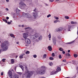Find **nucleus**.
I'll list each match as a JSON object with an SVG mask.
<instances>
[{"label":"nucleus","mask_w":78,"mask_h":78,"mask_svg":"<svg viewBox=\"0 0 78 78\" xmlns=\"http://www.w3.org/2000/svg\"><path fill=\"white\" fill-rule=\"evenodd\" d=\"M9 45V43L8 41H6L4 42L1 43V48H3L1 49V51H6L8 50V46Z\"/></svg>","instance_id":"1"},{"label":"nucleus","mask_w":78,"mask_h":78,"mask_svg":"<svg viewBox=\"0 0 78 78\" xmlns=\"http://www.w3.org/2000/svg\"><path fill=\"white\" fill-rule=\"evenodd\" d=\"M22 16L24 17H26L28 19V20L30 22H31L33 21V17L31 15V14H30L28 13H25L23 12L22 14Z\"/></svg>","instance_id":"2"},{"label":"nucleus","mask_w":78,"mask_h":78,"mask_svg":"<svg viewBox=\"0 0 78 78\" xmlns=\"http://www.w3.org/2000/svg\"><path fill=\"white\" fill-rule=\"evenodd\" d=\"M8 74L10 78H19V76L17 75L16 74H13L12 75V72L11 71V70H9L8 73Z\"/></svg>","instance_id":"3"},{"label":"nucleus","mask_w":78,"mask_h":78,"mask_svg":"<svg viewBox=\"0 0 78 78\" xmlns=\"http://www.w3.org/2000/svg\"><path fill=\"white\" fill-rule=\"evenodd\" d=\"M25 73L27 75V78H30L33 74L32 71H29L27 69H25Z\"/></svg>","instance_id":"4"},{"label":"nucleus","mask_w":78,"mask_h":78,"mask_svg":"<svg viewBox=\"0 0 78 78\" xmlns=\"http://www.w3.org/2000/svg\"><path fill=\"white\" fill-rule=\"evenodd\" d=\"M20 8L21 9H26L27 5L25 4L22 2H20Z\"/></svg>","instance_id":"5"},{"label":"nucleus","mask_w":78,"mask_h":78,"mask_svg":"<svg viewBox=\"0 0 78 78\" xmlns=\"http://www.w3.org/2000/svg\"><path fill=\"white\" fill-rule=\"evenodd\" d=\"M37 74L39 75H44L45 72V70L44 69H41L39 71L37 72Z\"/></svg>","instance_id":"6"},{"label":"nucleus","mask_w":78,"mask_h":78,"mask_svg":"<svg viewBox=\"0 0 78 78\" xmlns=\"http://www.w3.org/2000/svg\"><path fill=\"white\" fill-rule=\"evenodd\" d=\"M56 71L55 70H53L51 72V73L52 75H55V74H56L57 73L59 72H60L61 70V69H56Z\"/></svg>","instance_id":"7"},{"label":"nucleus","mask_w":78,"mask_h":78,"mask_svg":"<svg viewBox=\"0 0 78 78\" xmlns=\"http://www.w3.org/2000/svg\"><path fill=\"white\" fill-rule=\"evenodd\" d=\"M19 66L21 68V69H27V65L25 63H23L21 64V65L19 64Z\"/></svg>","instance_id":"8"},{"label":"nucleus","mask_w":78,"mask_h":78,"mask_svg":"<svg viewBox=\"0 0 78 78\" xmlns=\"http://www.w3.org/2000/svg\"><path fill=\"white\" fill-rule=\"evenodd\" d=\"M25 30H27V29H29L28 30H30V32L31 33H36V31L34 30H31L32 29V28L31 27H27L26 28H25Z\"/></svg>","instance_id":"9"},{"label":"nucleus","mask_w":78,"mask_h":78,"mask_svg":"<svg viewBox=\"0 0 78 78\" xmlns=\"http://www.w3.org/2000/svg\"><path fill=\"white\" fill-rule=\"evenodd\" d=\"M32 16L34 17V19H36L37 17V12H33Z\"/></svg>","instance_id":"10"},{"label":"nucleus","mask_w":78,"mask_h":78,"mask_svg":"<svg viewBox=\"0 0 78 78\" xmlns=\"http://www.w3.org/2000/svg\"><path fill=\"white\" fill-rule=\"evenodd\" d=\"M25 42L27 44H31V41L29 39H26L25 40Z\"/></svg>","instance_id":"11"},{"label":"nucleus","mask_w":78,"mask_h":78,"mask_svg":"<svg viewBox=\"0 0 78 78\" xmlns=\"http://www.w3.org/2000/svg\"><path fill=\"white\" fill-rule=\"evenodd\" d=\"M28 34L26 33H24L23 34V37L26 40V39H28L27 37H28Z\"/></svg>","instance_id":"12"},{"label":"nucleus","mask_w":78,"mask_h":78,"mask_svg":"<svg viewBox=\"0 0 78 78\" xmlns=\"http://www.w3.org/2000/svg\"><path fill=\"white\" fill-rule=\"evenodd\" d=\"M52 41L54 45H56V39L55 38H54L52 39Z\"/></svg>","instance_id":"13"},{"label":"nucleus","mask_w":78,"mask_h":78,"mask_svg":"<svg viewBox=\"0 0 78 78\" xmlns=\"http://www.w3.org/2000/svg\"><path fill=\"white\" fill-rule=\"evenodd\" d=\"M39 36V34H36L33 35V37H34L35 38H37Z\"/></svg>","instance_id":"14"},{"label":"nucleus","mask_w":78,"mask_h":78,"mask_svg":"<svg viewBox=\"0 0 78 78\" xmlns=\"http://www.w3.org/2000/svg\"><path fill=\"white\" fill-rule=\"evenodd\" d=\"M63 30V28L62 27H60L58 29H56L57 31H62Z\"/></svg>","instance_id":"15"},{"label":"nucleus","mask_w":78,"mask_h":78,"mask_svg":"<svg viewBox=\"0 0 78 78\" xmlns=\"http://www.w3.org/2000/svg\"><path fill=\"white\" fill-rule=\"evenodd\" d=\"M71 24H74V25H76L77 24V22L72 21L71 22Z\"/></svg>","instance_id":"16"},{"label":"nucleus","mask_w":78,"mask_h":78,"mask_svg":"<svg viewBox=\"0 0 78 78\" xmlns=\"http://www.w3.org/2000/svg\"><path fill=\"white\" fill-rule=\"evenodd\" d=\"M24 55H25V54H22L20 56V59H22Z\"/></svg>","instance_id":"17"},{"label":"nucleus","mask_w":78,"mask_h":78,"mask_svg":"<svg viewBox=\"0 0 78 78\" xmlns=\"http://www.w3.org/2000/svg\"><path fill=\"white\" fill-rule=\"evenodd\" d=\"M48 48L49 51H51L52 50V48H51V46H48Z\"/></svg>","instance_id":"18"},{"label":"nucleus","mask_w":78,"mask_h":78,"mask_svg":"<svg viewBox=\"0 0 78 78\" xmlns=\"http://www.w3.org/2000/svg\"><path fill=\"white\" fill-rule=\"evenodd\" d=\"M38 39L39 41L42 40V35H40L38 38Z\"/></svg>","instance_id":"19"},{"label":"nucleus","mask_w":78,"mask_h":78,"mask_svg":"<svg viewBox=\"0 0 78 78\" xmlns=\"http://www.w3.org/2000/svg\"><path fill=\"white\" fill-rule=\"evenodd\" d=\"M74 41H71V42H68V43H66V44H72V43H73V42H74Z\"/></svg>","instance_id":"20"},{"label":"nucleus","mask_w":78,"mask_h":78,"mask_svg":"<svg viewBox=\"0 0 78 78\" xmlns=\"http://www.w3.org/2000/svg\"><path fill=\"white\" fill-rule=\"evenodd\" d=\"M70 28H71V26H68V31H70Z\"/></svg>","instance_id":"21"},{"label":"nucleus","mask_w":78,"mask_h":78,"mask_svg":"<svg viewBox=\"0 0 78 78\" xmlns=\"http://www.w3.org/2000/svg\"><path fill=\"white\" fill-rule=\"evenodd\" d=\"M10 36L12 37H13V38H15V37L14 36V34H10Z\"/></svg>","instance_id":"22"},{"label":"nucleus","mask_w":78,"mask_h":78,"mask_svg":"<svg viewBox=\"0 0 78 78\" xmlns=\"http://www.w3.org/2000/svg\"><path fill=\"white\" fill-rule=\"evenodd\" d=\"M20 10H19V9H17L16 10V13H20Z\"/></svg>","instance_id":"23"},{"label":"nucleus","mask_w":78,"mask_h":78,"mask_svg":"<svg viewBox=\"0 0 78 78\" xmlns=\"http://www.w3.org/2000/svg\"><path fill=\"white\" fill-rule=\"evenodd\" d=\"M11 63L12 64H14V59H12L11 60Z\"/></svg>","instance_id":"24"},{"label":"nucleus","mask_w":78,"mask_h":78,"mask_svg":"<svg viewBox=\"0 0 78 78\" xmlns=\"http://www.w3.org/2000/svg\"><path fill=\"white\" fill-rule=\"evenodd\" d=\"M47 57V54H44L43 56V58H46Z\"/></svg>","instance_id":"25"},{"label":"nucleus","mask_w":78,"mask_h":78,"mask_svg":"<svg viewBox=\"0 0 78 78\" xmlns=\"http://www.w3.org/2000/svg\"><path fill=\"white\" fill-rule=\"evenodd\" d=\"M73 56H74V58H77V57L78 56V55L75 54H74Z\"/></svg>","instance_id":"26"},{"label":"nucleus","mask_w":78,"mask_h":78,"mask_svg":"<svg viewBox=\"0 0 78 78\" xmlns=\"http://www.w3.org/2000/svg\"><path fill=\"white\" fill-rule=\"evenodd\" d=\"M3 20L4 22H5V23H8V21L7 20L5 19H3Z\"/></svg>","instance_id":"27"},{"label":"nucleus","mask_w":78,"mask_h":78,"mask_svg":"<svg viewBox=\"0 0 78 78\" xmlns=\"http://www.w3.org/2000/svg\"><path fill=\"white\" fill-rule=\"evenodd\" d=\"M66 56H71V55L69 53H67L66 54Z\"/></svg>","instance_id":"28"},{"label":"nucleus","mask_w":78,"mask_h":78,"mask_svg":"<svg viewBox=\"0 0 78 78\" xmlns=\"http://www.w3.org/2000/svg\"><path fill=\"white\" fill-rule=\"evenodd\" d=\"M49 59H50V60H53L54 59V58H53L52 57H51L49 58Z\"/></svg>","instance_id":"29"},{"label":"nucleus","mask_w":78,"mask_h":78,"mask_svg":"<svg viewBox=\"0 0 78 78\" xmlns=\"http://www.w3.org/2000/svg\"><path fill=\"white\" fill-rule=\"evenodd\" d=\"M49 66H51L53 65V63H52V62H51L49 63Z\"/></svg>","instance_id":"30"},{"label":"nucleus","mask_w":78,"mask_h":78,"mask_svg":"<svg viewBox=\"0 0 78 78\" xmlns=\"http://www.w3.org/2000/svg\"><path fill=\"white\" fill-rule=\"evenodd\" d=\"M58 22H59V20H56L54 21V23H56Z\"/></svg>","instance_id":"31"},{"label":"nucleus","mask_w":78,"mask_h":78,"mask_svg":"<svg viewBox=\"0 0 78 78\" xmlns=\"http://www.w3.org/2000/svg\"><path fill=\"white\" fill-rule=\"evenodd\" d=\"M58 57L59 59H61L62 58V56H61V54L58 55Z\"/></svg>","instance_id":"32"},{"label":"nucleus","mask_w":78,"mask_h":78,"mask_svg":"<svg viewBox=\"0 0 78 78\" xmlns=\"http://www.w3.org/2000/svg\"><path fill=\"white\" fill-rule=\"evenodd\" d=\"M59 50L60 51H63V49H62V48H59Z\"/></svg>","instance_id":"33"},{"label":"nucleus","mask_w":78,"mask_h":78,"mask_svg":"<svg viewBox=\"0 0 78 78\" xmlns=\"http://www.w3.org/2000/svg\"><path fill=\"white\" fill-rule=\"evenodd\" d=\"M72 62H73V64H74V65H76V63L75 62V61H73Z\"/></svg>","instance_id":"34"},{"label":"nucleus","mask_w":78,"mask_h":78,"mask_svg":"<svg viewBox=\"0 0 78 78\" xmlns=\"http://www.w3.org/2000/svg\"><path fill=\"white\" fill-rule=\"evenodd\" d=\"M48 36L49 38H51V34L49 33Z\"/></svg>","instance_id":"35"},{"label":"nucleus","mask_w":78,"mask_h":78,"mask_svg":"<svg viewBox=\"0 0 78 78\" xmlns=\"http://www.w3.org/2000/svg\"><path fill=\"white\" fill-rule=\"evenodd\" d=\"M65 18L66 19H69V17L68 16H65Z\"/></svg>","instance_id":"36"},{"label":"nucleus","mask_w":78,"mask_h":78,"mask_svg":"<svg viewBox=\"0 0 78 78\" xmlns=\"http://www.w3.org/2000/svg\"><path fill=\"white\" fill-rule=\"evenodd\" d=\"M54 18L56 20H58L59 19V17H56V16H54Z\"/></svg>","instance_id":"37"},{"label":"nucleus","mask_w":78,"mask_h":78,"mask_svg":"<svg viewBox=\"0 0 78 78\" xmlns=\"http://www.w3.org/2000/svg\"><path fill=\"white\" fill-rule=\"evenodd\" d=\"M33 57L34 58H37V55H33Z\"/></svg>","instance_id":"38"},{"label":"nucleus","mask_w":78,"mask_h":78,"mask_svg":"<svg viewBox=\"0 0 78 78\" xmlns=\"http://www.w3.org/2000/svg\"><path fill=\"white\" fill-rule=\"evenodd\" d=\"M55 56V53H53L52 54V56L53 57H54V56Z\"/></svg>","instance_id":"39"},{"label":"nucleus","mask_w":78,"mask_h":78,"mask_svg":"<svg viewBox=\"0 0 78 78\" xmlns=\"http://www.w3.org/2000/svg\"><path fill=\"white\" fill-rule=\"evenodd\" d=\"M41 69H45V67L44 66H42L41 67Z\"/></svg>","instance_id":"40"},{"label":"nucleus","mask_w":78,"mask_h":78,"mask_svg":"<svg viewBox=\"0 0 78 78\" xmlns=\"http://www.w3.org/2000/svg\"><path fill=\"white\" fill-rule=\"evenodd\" d=\"M26 54H29L30 53V51H27V52H26Z\"/></svg>","instance_id":"41"},{"label":"nucleus","mask_w":78,"mask_h":78,"mask_svg":"<svg viewBox=\"0 0 78 78\" xmlns=\"http://www.w3.org/2000/svg\"><path fill=\"white\" fill-rule=\"evenodd\" d=\"M5 60H6V59L3 58L2 59V61H3V62H5Z\"/></svg>","instance_id":"42"},{"label":"nucleus","mask_w":78,"mask_h":78,"mask_svg":"<svg viewBox=\"0 0 78 78\" xmlns=\"http://www.w3.org/2000/svg\"><path fill=\"white\" fill-rule=\"evenodd\" d=\"M36 42H39V39H37L35 40Z\"/></svg>","instance_id":"43"},{"label":"nucleus","mask_w":78,"mask_h":78,"mask_svg":"<svg viewBox=\"0 0 78 78\" xmlns=\"http://www.w3.org/2000/svg\"><path fill=\"white\" fill-rule=\"evenodd\" d=\"M51 16V15L49 14L47 16V17L48 18L49 17H50Z\"/></svg>","instance_id":"44"},{"label":"nucleus","mask_w":78,"mask_h":78,"mask_svg":"<svg viewBox=\"0 0 78 78\" xmlns=\"http://www.w3.org/2000/svg\"><path fill=\"white\" fill-rule=\"evenodd\" d=\"M62 62H66V60L64 59L62 60Z\"/></svg>","instance_id":"45"},{"label":"nucleus","mask_w":78,"mask_h":78,"mask_svg":"<svg viewBox=\"0 0 78 78\" xmlns=\"http://www.w3.org/2000/svg\"><path fill=\"white\" fill-rule=\"evenodd\" d=\"M34 12H36L37 11V10H36V9L35 8V9L34 10Z\"/></svg>","instance_id":"46"},{"label":"nucleus","mask_w":78,"mask_h":78,"mask_svg":"<svg viewBox=\"0 0 78 78\" xmlns=\"http://www.w3.org/2000/svg\"><path fill=\"white\" fill-rule=\"evenodd\" d=\"M62 53L63 54H65V53H66V52H65V51H62Z\"/></svg>","instance_id":"47"},{"label":"nucleus","mask_w":78,"mask_h":78,"mask_svg":"<svg viewBox=\"0 0 78 78\" xmlns=\"http://www.w3.org/2000/svg\"><path fill=\"white\" fill-rule=\"evenodd\" d=\"M7 23L8 25H10V24L11 23V22H7Z\"/></svg>","instance_id":"48"},{"label":"nucleus","mask_w":78,"mask_h":78,"mask_svg":"<svg viewBox=\"0 0 78 78\" xmlns=\"http://www.w3.org/2000/svg\"><path fill=\"white\" fill-rule=\"evenodd\" d=\"M57 69H61V67L60 66H58Z\"/></svg>","instance_id":"49"},{"label":"nucleus","mask_w":78,"mask_h":78,"mask_svg":"<svg viewBox=\"0 0 78 78\" xmlns=\"http://www.w3.org/2000/svg\"><path fill=\"white\" fill-rule=\"evenodd\" d=\"M53 1H54V0H49V2H53Z\"/></svg>","instance_id":"50"},{"label":"nucleus","mask_w":78,"mask_h":78,"mask_svg":"<svg viewBox=\"0 0 78 78\" xmlns=\"http://www.w3.org/2000/svg\"><path fill=\"white\" fill-rule=\"evenodd\" d=\"M18 73L20 75H22V73Z\"/></svg>","instance_id":"51"},{"label":"nucleus","mask_w":78,"mask_h":78,"mask_svg":"<svg viewBox=\"0 0 78 78\" xmlns=\"http://www.w3.org/2000/svg\"><path fill=\"white\" fill-rule=\"evenodd\" d=\"M36 39V38H35V37H32L33 40H34V39Z\"/></svg>","instance_id":"52"},{"label":"nucleus","mask_w":78,"mask_h":78,"mask_svg":"<svg viewBox=\"0 0 78 78\" xmlns=\"http://www.w3.org/2000/svg\"><path fill=\"white\" fill-rule=\"evenodd\" d=\"M6 19L7 20H8V19H9V17L7 16V17H6Z\"/></svg>","instance_id":"53"},{"label":"nucleus","mask_w":78,"mask_h":78,"mask_svg":"<svg viewBox=\"0 0 78 78\" xmlns=\"http://www.w3.org/2000/svg\"><path fill=\"white\" fill-rule=\"evenodd\" d=\"M1 75H2H2H3V72H2L1 73Z\"/></svg>","instance_id":"54"},{"label":"nucleus","mask_w":78,"mask_h":78,"mask_svg":"<svg viewBox=\"0 0 78 78\" xmlns=\"http://www.w3.org/2000/svg\"><path fill=\"white\" fill-rule=\"evenodd\" d=\"M45 5L46 6H48V4H47V3H45Z\"/></svg>","instance_id":"55"},{"label":"nucleus","mask_w":78,"mask_h":78,"mask_svg":"<svg viewBox=\"0 0 78 78\" xmlns=\"http://www.w3.org/2000/svg\"><path fill=\"white\" fill-rule=\"evenodd\" d=\"M68 53H70V50H68Z\"/></svg>","instance_id":"56"},{"label":"nucleus","mask_w":78,"mask_h":78,"mask_svg":"<svg viewBox=\"0 0 78 78\" xmlns=\"http://www.w3.org/2000/svg\"><path fill=\"white\" fill-rule=\"evenodd\" d=\"M6 10H7V11H8L9 10V9H8L7 8H6L5 9Z\"/></svg>","instance_id":"57"},{"label":"nucleus","mask_w":78,"mask_h":78,"mask_svg":"<svg viewBox=\"0 0 78 78\" xmlns=\"http://www.w3.org/2000/svg\"><path fill=\"white\" fill-rule=\"evenodd\" d=\"M77 29H78V30H77V34L78 36V27H77Z\"/></svg>","instance_id":"58"},{"label":"nucleus","mask_w":78,"mask_h":78,"mask_svg":"<svg viewBox=\"0 0 78 78\" xmlns=\"http://www.w3.org/2000/svg\"><path fill=\"white\" fill-rule=\"evenodd\" d=\"M6 2H9V0H6Z\"/></svg>","instance_id":"59"},{"label":"nucleus","mask_w":78,"mask_h":78,"mask_svg":"<svg viewBox=\"0 0 78 78\" xmlns=\"http://www.w3.org/2000/svg\"><path fill=\"white\" fill-rule=\"evenodd\" d=\"M2 51L1 50V49L0 50V53H1V51Z\"/></svg>","instance_id":"60"},{"label":"nucleus","mask_w":78,"mask_h":78,"mask_svg":"<svg viewBox=\"0 0 78 78\" xmlns=\"http://www.w3.org/2000/svg\"><path fill=\"white\" fill-rule=\"evenodd\" d=\"M22 27H24V25H22Z\"/></svg>","instance_id":"61"},{"label":"nucleus","mask_w":78,"mask_h":78,"mask_svg":"<svg viewBox=\"0 0 78 78\" xmlns=\"http://www.w3.org/2000/svg\"><path fill=\"white\" fill-rule=\"evenodd\" d=\"M17 57H18V56L16 55V58H17Z\"/></svg>","instance_id":"62"},{"label":"nucleus","mask_w":78,"mask_h":78,"mask_svg":"<svg viewBox=\"0 0 78 78\" xmlns=\"http://www.w3.org/2000/svg\"><path fill=\"white\" fill-rule=\"evenodd\" d=\"M64 1H65V0H62V2H64Z\"/></svg>","instance_id":"63"},{"label":"nucleus","mask_w":78,"mask_h":78,"mask_svg":"<svg viewBox=\"0 0 78 78\" xmlns=\"http://www.w3.org/2000/svg\"><path fill=\"white\" fill-rule=\"evenodd\" d=\"M10 22H12V20H11L10 21Z\"/></svg>","instance_id":"64"}]
</instances>
